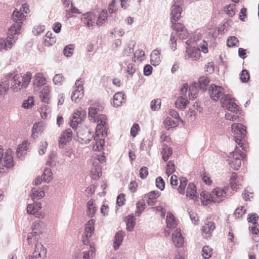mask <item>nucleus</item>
Masks as SVG:
<instances>
[{"label": "nucleus", "instance_id": "f257e3e1", "mask_svg": "<svg viewBox=\"0 0 259 259\" xmlns=\"http://www.w3.org/2000/svg\"><path fill=\"white\" fill-rule=\"evenodd\" d=\"M209 93L210 98L214 101L221 100L223 108L228 111L236 112L238 106L234 102V98L228 94L224 95V89L223 87L212 84L209 87Z\"/></svg>", "mask_w": 259, "mask_h": 259}, {"label": "nucleus", "instance_id": "f03ea898", "mask_svg": "<svg viewBox=\"0 0 259 259\" xmlns=\"http://www.w3.org/2000/svg\"><path fill=\"white\" fill-rule=\"evenodd\" d=\"M12 19L14 23L12 25L8 30V37L4 39L8 41L7 42L8 44L11 42L13 46L17 39L18 35L20 33L22 24L25 20V15L22 12V9H20L19 10L16 9L12 15Z\"/></svg>", "mask_w": 259, "mask_h": 259}, {"label": "nucleus", "instance_id": "7ed1b4c3", "mask_svg": "<svg viewBox=\"0 0 259 259\" xmlns=\"http://www.w3.org/2000/svg\"><path fill=\"white\" fill-rule=\"evenodd\" d=\"M11 80V88L14 92H17L22 88L27 87L31 79V73L27 72L22 75L20 74H11L9 77Z\"/></svg>", "mask_w": 259, "mask_h": 259}, {"label": "nucleus", "instance_id": "20e7f679", "mask_svg": "<svg viewBox=\"0 0 259 259\" xmlns=\"http://www.w3.org/2000/svg\"><path fill=\"white\" fill-rule=\"evenodd\" d=\"M89 118L93 122H97L96 130L108 128L107 117L100 113V110L97 107H92L89 109Z\"/></svg>", "mask_w": 259, "mask_h": 259}, {"label": "nucleus", "instance_id": "39448f33", "mask_svg": "<svg viewBox=\"0 0 259 259\" xmlns=\"http://www.w3.org/2000/svg\"><path fill=\"white\" fill-rule=\"evenodd\" d=\"M231 127L233 132L236 135L234 136L236 143L242 148V150H246L247 146L245 144L246 127L241 123H234Z\"/></svg>", "mask_w": 259, "mask_h": 259}, {"label": "nucleus", "instance_id": "423d86ee", "mask_svg": "<svg viewBox=\"0 0 259 259\" xmlns=\"http://www.w3.org/2000/svg\"><path fill=\"white\" fill-rule=\"evenodd\" d=\"M86 116V112L84 110L81 109L75 112L70 120V126L74 130L76 131V134L78 138L83 136L81 131L80 125L84 120Z\"/></svg>", "mask_w": 259, "mask_h": 259}, {"label": "nucleus", "instance_id": "0eeeda50", "mask_svg": "<svg viewBox=\"0 0 259 259\" xmlns=\"http://www.w3.org/2000/svg\"><path fill=\"white\" fill-rule=\"evenodd\" d=\"M108 128L100 129L99 131L96 130V134L94 137L95 143L93 146V149L95 151H100L104 147L105 144L104 138L107 136Z\"/></svg>", "mask_w": 259, "mask_h": 259}, {"label": "nucleus", "instance_id": "6e6552de", "mask_svg": "<svg viewBox=\"0 0 259 259\" xmlns=\"http://www.w3.org/2000/svg\"><path fill=\"white\" fill-rule=\"evenodd\" d=\"M43 223L34 222L32 226V232L28 233L27 240L29 244H32L35 242H37L39 236L43 231Z\"/></svg>", "mask_w": 259, "mask_h": 259}, {"label": "nucleus", "instance_id": "1a4fd4ad", "mask_svg": "<svg viewBox=\"0 0 259 259\" xmlns=\"http://www.w3.org/2000/svg\"><path fill=\"white\" fill-rule=\"evenodd\" d=\"M95 220L91 219L85 224L84 232L82 237V242L84 245L88 246V244H91L89 238L94 233Z\"/></svg>", "mask_w": 259, "mask_h": 259}, {"label": "nucleus", "instance_id": "9d476101", "mask_svg": "<svg viewBox=\"0 0 259 259\" xmlns=\"http://www.w3.org/2000/svg\"><path fill=\"white\" fill-rule=\"evenodd\" d=\"M75 89L72 92L71 99L73 101L77 103L83 98L84 91L82 81L77 79L75 83Z\"/></svg>", "mask_w": 259, "mask_h": 259}, {"label": "nucleus", "instance_id": "9b49d317", "mask_svg": "<svg viewBox=\"0 0 259 259\" xmlns=\"http://www.w3.org/2000/svg\"><path fill=\"white\" fill-rule=\"evenodd\" d=\"M80 19L85 27L89 28L95 25L97 15L94 12H89L81 15Z\"/></svg>", "mask_w": 259, "mask_h": 259}, {"label": "nucleus", "instance_id": "f8f14e48", "mask_svg": "<svg viewBox=\"0 0 259 259\" xmlns=\"http://www.w3.org/2000/svg\"><path fill=\"white\" fill-rule=\"evenodd\" d=\"M212 202L220 203L223 201L226 197L225 189L216 188L211 192Z\"/></svg>", "mask_w": 259, "mask_h": 259}, {"label": "nucleus", "instance_id": "ddd939ff", "mask_svg": "<svg viewBox=\"0 0 259 259\" xmlns=\"http://www.w3.org/2000/svg\"><path fill=\"white\" fill-rule=\"evenodd\" d=\"M172 241L174 245L177 247H181L183 246L184 240L181 233V230L179 228H177L172 234Z\"/></svg>", "mask_w": 259, "mask_h": 259}, {"label": "nucleus", "instance_id": "4468645a", "mask_svg": "<svg viewBox=\"0 0 259 259\" xmlns=\"http://www.w3.org/2000/svg\"><path fill=\"white\" fill-rule=\"evenodd\" d=\"M47 249L42 245L37 244L35 245V250L33 252L30 259H41L46 256Z\"/></svg>", "mask_w": 259, "mask_h": 259}, {"label": "nucleus", "instance_id": "2eb2a0df", "mask_svg": "<svg viewBox=\"0 0 259 259\" xmlns=\"http://www.w3.org/2000/svg\"><path fill=\"white\" fill-rule=\"evenodd\" d=\"M72 132L70 128H68L64 131L60 137L59 141V146L63 148L67 142L72 140Z\"/></svg>", "mask_w": 259, "mask_h": 259}, {"label": "nucleus", "instance_id": "dca6fc26", "mask_svg": "<svg viewBox=\"0 0 259 259\" xmlns=\"http://www.w3.org/2000/svg\"><path fill=\"white\" fill-rule=\"evenodd\" d=\"M41 208V204L39 202H35L33 204H28L27 208L28 213L35 215L36 217H39L40 213L39 210Z\"/></svg>", "mask_w": 259, "mask_h": 259}, {"label": "nucleus", "instance_id": "f3484780", "mask_svg": "<svg viewBox=\"0 0 259 259\" xmlns=\"http://www.w3.org/2000/svg\"><path fill=\"white\" fill-rule=\"evenodd\" d=\"M91 177L94 180H98L102 176V168L99 163H93L90 171Z\"/></svg>", "mask_w": 259, "mask_h": 259}, {"label": "nucleus", "instance_id": "a211bd4d", "mask_svg": "<svg viewBox=\"0 0 259 259\" xmlns=\"http://www.w3.org/2000/svg\"><path fill=\"white\" fill-rule=\"evenodd\" d=\"M125 101L124 94L122 92H118L114 95L111 104L115 107H118L124 103Z\"/></svg>", "mask_w": 259, "mask_h": 259}, {"label": "nucleus", "instance_id": "6ab92c4d", "mask_svg": "<svg viewBox=\"0 0 259 259\" xmlns=\"http://www.w3.org/2000/svg\"><path fill=\"white\" fill-rule=\"evenodd\" d=\"M186 195L188 197L194 201L198 200V196L196 191V186L193 183H190L188 184L186 191Z\"/></svg>", "mask_w": 259, "mask_h": 259}, {"label": "nucleus", "instance_id": "aec40b11", "mask_svg": "<svg viewBox=\"0 0 259 259\" xmlns=\"http://www.w3.org/2000/svg\"><path fill=\"white\" fill-rule=\"evenodd\" d=\"M182 8L179 5L174 4L171 7V21H178L181 16Z\"/></svg>", "mask_w": 259, "mask_h": 259}, {"label": "nucleus", "instance_id": "412c9836", "mask_svg": "<svg viewBox=\"0 0 259 259\" xmlns=\"http://www.w3.org/2000/svg\"><path fill=\"white\" fill-rule=\"evenodd\" d=\"M28 143L26 141H24L22 144H19L17 148L16 154L17 156L22 160V157L24 155L28 150Z\"/></svg>", "mask_w": 259, "mask_h": 259}, {"label": "nucleus", "instance_id": "4be33fe9", "mask_svg": "<svg viewBox=\"0 0 259 259\" xmlns=\"http://www.w3.org/2000/svg\"><path fill=\"white\" fill-rule=\"evenodd\" d=\"M200 57V54L198 51H193L191 48H187L185 55L186 59H192L196 60H198Z\"/></svg>", "mask_w": 259, "mask_h": 259}, {"label": "nucleus", "instance_id": "5701e85b", "mask_svg": "<svg viewBox=\"0 0 259 259\" xmlns=\"http://www.w3.org/2000/svg\"><path fill=\"white\" fill-rule=\"evenodd\" d=\"M159 197L158 193L151 191L144 196L146 202L149 205H154L156 202V198Z\"/></svg>", "mask_w": 259, "mask_h": 259}, {"label": "nucleus", "instance_id": "b1692460", "mask_svg": "<svg viewBox=\"0 0 259 259\" xmlns=\"http://www.w3.org/2000/svg\"><path fill=\"white\" fill-rule=\"evenodd\" d=\"M50 88L45 86L40 92L39 97L44 103L49 104L50 100Z\"/></svg>", "mask_w": 259, "mask_h": 259}, {"label": "nucleus", "instance_id": "393cba45", "mask_svg": "<svg viewBox=\"0 0 259 259\" xmlns=\"http://www.w3.org/2000/svg\"><path fill=\"white\" fill-rule=\"evenodd\" d=\"M31 196L33 200H39L45 196V192L41 188H33L31 191Z\"/></svg>", "mask_w": 259, "mask_h": 259}, {"label": "nucleus", "instance_id": "a878e982", "mask_svg": "<svg viewBox=\"0 0 259 259\" xmlns=\"http://www.w3.org/2000/svg\"><path fill=\"white\" fill-rule=\"evenodd\" d=\"M198 87V83L196 82L192 83L189 86L188 96L190 99L193 100L196 98L199 92Z\"/></svg>", "mask_w": 259, "mask_h": 259}, {"label": "nucleus", "instance_id": "bb28decb", "mask_svg": "<svg viewBox=\"0 0 259 259\" xmlns=\"http://www.w3.org/2000/svg\"><path fill=\"white\" fill-rule=\"evenodd\" d=\"M44 128L43 127V124L41 122H36L35 123L32 127V133L31 136L35 139L38 137V135L40 134L44 131Z\"/></svg>", "mask_w": 259, "mask_h": 259}, {"label": "nucleus", "instance_id": "cd10ccee", "mask_svg": "<svg viewBox=\"0 0 259 259\" xmlns=\"http://www.w3.org/2000/svg\"><path fill=\"white\" fill-rule=\"evenodd\" d=\"M151 63L153 66L158 65L161 62L160 53L157 50H154L150 55Z\"/></svg>", "mask_w": 259, "mask_h": 259}, {"label": "nucleus", "instance_id": "c85d7f7f", "mask_svg": "<svg viewBox=\"0 0 259 259\" xmlns=\"http://www.w3.org/2000/svg\"><path fill=\"white\" fill-rule=\"evenodd\" d=\"M87 214L88 216L90 218H92L95 214L97 211V207L93 200L91 199L87 203Z\"/></svg>", "mask_w": 259, "mask_h": 259}, {"label": "nucleus", "instance_id": "c756f323", "mask_svg": "<svg viewBox=\"0 0 259 259\" xmlns=\"http://www.w3.org/2000/svg\"><path fill=\"white\" fill-rule=\"evenodd\" d=\"M215 229L214 224L213 222H209L205 223L202 227V232L203 234L206 235V237L209 236L211 233Z\"/></svg>", "mask_w": 259, "mask_h": 259}, {"label": "nucleus", "instance_id": "7c9ffc66", "mask_svg": "<svg viewBox=\"0 0 259 259\" xmlns=\"http://www.w3.org/2000/svg\"><path fill=\"white\" fill-rule=\"evenodd\" d=\"M230 156L235 160H245L246 155L239 149L235 148L234 151L230 153Z\"/></svg>", "mask_w": 259, "mask_h": 259}, {"label": "nucleus", "instance_id": "2f4dec72", "mask_svg": "<svg viewBox=\"0 0 259 259\" xmlns=\"http://www.w3.org/2000/svg\"><path fill=\"white\" fill-rule=\"evenodd\" d=\"M177 223L174 214L170 211L167 212L166 226L169 229L175 228L177 226Z\"/></svg>", "mask_w": 259, "mask_h": 259}, {"label": "nucleus", "instance_id": "473e14b6", "mask_svg": "<svg viewBox=\"0 0 259 259\" xmlns=\"http://www.w3.org/2000/svg\"><path fill=\"white\" fill-rule=\"evenodd\" d=\"M124 237V233L122 231L118 232L115 236L114 240V247L115 250L119 248L121 244Z\"/></svg>", "mask_w": 259, "mask_h": 259}, {"label": "nucleus", "instance_id": "72a5a7b5", "mask_svg": "<svg viewBox=\"0 0 259 259\" xmlns=\"http://www.w3.org/2000/svg\"><path fill=\"white\" fill-rule=\"evenodd\" d=\"M125 221L127 230L130 232L133 231L136 223L134 215L132 214L127 216L125 219Z\"/></svg>", "mask_w": 259, "mask_h": 259}, {"label": "nucleus", "instance_id": "f704fd0d", "mask_svg": "<svg viewBox=\"0 0 259 259\" xmlns=\"http://www.w3.org/2000/svg\"><path fill=\"white\" fill-rule=\"evenodd\" d=\"M46 83V79L41 73L36 74L34 78L33 84L36 87L44 85Z\"/></svg>", "mask_w": 259, "mask_h": 259}, {"label": "nucleus", "instance_id": "c9c22d12", "mask_svg": "<svg viewBox=\"0 0 259 259\" xmlns=\"http://www.w3.org/2000/svg\"><path fill=\"white\" fill-rule=\"evenodd\" d=\"M189 101L186 97L180 96L177 99L175 105L177 108L183 109L186 107Z\"/></svg>", "mask_w": 259, "mask_h": 259}, {"label": "nucleus", "instance_id": "e433bc0d", "mask_svg": "<svg viewBox=\"0 0 259 259\" xmlns=\"http://www.w3.org/2000/svg\"><path fill=\"white\" fill-rule=\"evenodd\" d=\"M44 44L46 46H52L55 44L56 38L52 37V33L48 31L44 38Z\"/></svg>", "mask_w": 259, "mask_h": 259}, {"label": "nucleus", "instance_id": "4c0bfd02", "mask_svg": "<svg viewBox=\"0 0 259 259\" xmlns=\"http://www.w3.org/2000/svg\"><path fill=\"white\" fill-rule=\"evenodd\" d=\"M108 14L106 11H102L96 19V24L98 26H102L107 21Z\"/></svg>", "mask_w": 259, "mask_h": 259}, {"label": "nucleus", "instance_id": "58836bf2", "mask_svg": "<svg viewBox=\"0 0 259 259\" xmlns=\"http://www.w3.org/2000/svg\"><path fill=\"white\" fill-rule=\"evenodd\" d=\"M10 82L5 80L0 83V98L4 97L9 89Z\"/></svg>", "mask_w": 259, "mask_h": 259}, {"label": "nucleus", "instance_id": "ea45409f", "mask_svg": "<svg viewBox=\"0 0 259 259\" xmlns=\"http://www.w3.org/2000/svg\"><path fill=\"white\" fill-rule=\"evenodd\" d=\"M88 245L90 246V250L84 251L83 252V259H90V258H93L95 256V248L94 244H88Z\"/></svg>", "mask_w": 259, "mask_h": 259}, {"label": "nucleus", "instance_id": "a19ab883", "mask_svg": "<svg viewBox=\"0 0 259 259\" xmlns=\"http://www.w3.org/2000/svg\"><path fill=\"white\" fill-rule=\"evenodd\" d=\"M201 202L203 205H207L211 202L212 197L210 193H208L206 191H202L200 193Z\"/></svg>", "mask_w": 259, "mask_h": 259}, {"label": "nucleus", "instance_id": "79ce46f5", "mask_svg": "<svg viewBox=\"0 0 259 259\" xmlns=\"http://www.w3.org/2000/svg\"><path fill=\"white\" fill-rule=\"evenodd\" d=\"M165 127L167 130L176 127L178 125L177 120H174L170 117H167L164 122Z\"/></svg>", "mask_w": 259, "mask_h": 259}, {"label": "nucleus", "instance_id": "37998d69", "mask_svg": "<svg viewBox=\"0 0 259 259\" xmlns=\"http://www.w3.org/2000/svg\"><path fill=\"white\" fill-rule=\"evenodd\" d=\"M161 153L163 160L166 161L167 160L169 157L172 154V149L170 147H168L166 145L164 144Z\"/></svg>", "mask_w": 259, "mask_h": 259}, {"label": "nucleus", "instance_id": "c03bdc74", "mask_svg": "<svg viewBox=\"0 0 259 259\" xmlns=\"http://www.w3.org/2000/svg\"><path fill=\"white\" fill-rule=\"evenodd\" d=\"M209 82V79L207 76H202L199 79L198 85L201 90L205 91L206 90V86Z\"/></svg>", "mask_w": 259, "mask_h": 259}, {"label": "nucleus", "instance_id": "a18cd8bd", "mask_svg": "<svg viewBox=\"0 0 259 259\" xmlns=\"http://www.w3.org/2000/svg\"><path fill=\"white\" fill-rule=\"evenodd\" d=\"M224 11L227 14V15L231 17H233L237 10L236 9V6L234 4L227 5L224 8Z\"/></svg>", "mask_w": 259, "mask_h": 259}, {"label": "nucleus", "instance_id": "49530a36", "mask_svg": "<svg viewBox=\"0 0 259 259\" xmlns=\"http://www.w3.org/2000/svg\"><path fill=\"white\" fill-rule=\"evenodd\" d=\"M180 184L178 188L179 193L184 194L185 192V188L188 182L187 179L184 177L180 178Z\"/></svg>", "mask_w": 259, "mask_h": 259}, {"label": "nucleus", "instance_id": "de8ad7c7", "mask_svg": "<svg viewBox=\"0 0 259 259\" xmlns=\"http://www.w3.org/2000/svg\"><path fill=\"white\" fill-rule=\"evenodd\" d=\"M137 209L136 210V214L138 216L140 215L142 212L145 209L146 204L144 200L139 201L136 204Z\"/></svg>", "mask_w": 259, "mask_h": 259}, {"label": "nucleus", "instance_id": "09e8293b", "mask_svg": "<svg viewBox=\"0 0 259 259\" xmlns=\"http://www.w3.org/2000/svg\"><path fill=\"white\" fill-rule=\"evenodd\" d=\"M44 181L46 182H49L53 179V174L50 168H46L44 169L42 175Z\"/></svg>", "mask_w": 259, "mask_h": 259}, {"label": "nucleus", "instance_id": "8fccbe9b", "mask_svg": "<svg viewBox=\"0 0 259 259\" xmlns=\"http://www.w3.org/2000/svg\"><path fill=\"white\" fill-rule=\"evenodd\" d=\"M212 249L208 246H205L202 250V255L204 259H209L212 255Z\"/></svg>", "mask_w": 259, "mask_h": 259}, {"label": "nucleus", "instance_id": "3c124183", "mask_svg": "<svg viewBox=\"0 0 259 259\" xmlns=\"http://www.w3.org/2000/svg\"><path fill=\"white\" fill-rule=\"evenodd\" d=\"M65 78L62 74H56L53 79V82L57 85H61L64 81Z\"/></svg>", "mask_w": 259, "mask_h": 259}, {"label": "nucleus", "instance_id": "603ef678", "mask_svg": "<svg viewBox=\"0 0 259 259\" xmlns=\"http://www.w3.org/2000/svg\"><path fill=\"white\" fill-rule=\"evenodd\" d=\"M239 41L235 36H230L227 39V46L229 47H238Z\"/></svg>", "mask_w": 259, "mask_h": 259}, {"label": "nucleus", "instance_id": "864d4df0", "mask_svg": "<svg viewBox=\"0 0 259 259\" xmlns=\"http://www.w3.org/2000/svg\"><path fill=\"white\" fill-rule=\"evenodd\" d=\"M74 49V47L73 45H67L63 50V54L67 57H71L73 55Z\"/></svg>", "mask_w": 259, "mask_h": 259}, {"label": "nucleus", "instance_id": "5fc2aeb1", "mask_svg": "<svg viewBox=\"0 0 259 259\" xmlns=\"http://www.w3.org/2000/svg\"><path fill=\"white\" fill-rule=\"evenodd\" d=\"M174 21H171L172 29L178 32H184L185 30L184 25L180 23H176V22L174 23Z\"/></svg>", "mask_w": 259, "mask_h": 259}, {"label": "nucleus", "instance_id": "6e6d98bb", "mask_svg": "<svg viewBox=\"0 0 259 259\" xmlns=\"http://www.w3.org/2000/svg\"><path fill=\"white\" fill-rule=\"evenodd\" d=\"M7 40H5L4 38H0V50L5 49V50H8L12 47V43L11 42L10 44H8Z\"/></svg>", "mask_w": 259, "mask_h": 259}, {"label": "nucleus", "instance_id": "4d7b16f0", "mask_svg": "<svg viewBox=\"0 0 259 259\" xmlns=\"http://www.w3.org/2000/svg\"><path fill=\"white\" fill-rule=\"evenodd\" d=\"M33 104V98L32 97H29L27 100L23 101L22 106L24 108L28 109L31 108Z\"/></svg>", "mask_w": 259, "mask_h": 259}, {"label": "nucleus", "instance_id": "13d9d810", "mask_svg": "<svg viewBox=\"0 0 259 259\" xmlns=\"http://www.w3.org/2000/svg\"><path fill=\"white\" fill-rule=\"evenodd\" d=\"M118 0H112L108 7V11L110 13H113L117 10V6L119 5Z\"/></svg>", "mask_w": 259, "mask_h": 259}, {"label": "nucleus", "instance_id": "bf43d9fd", "mask_svg": "<svg viewBox=\"0 0 259 259\" xmlns=\"http://www.w3.org/2000/svg\"><path fill=\"white\" fill-rule=\"evenodd\" d=\"M161 101L160 99H157L151 102L150 107L153 110H158L160 108Z\"/></svg>", "mask_w": 259, "mask_h": 259}, {"label": "nucleus", "instance_id": "052dcab7", "mask_svg": "<svg viewBox=\"0 0 259 259\" xmlns=\"http://www.w3.org/2000/svg\"><path fill=\"white\" fill-rule=\"evenodd\" d=\"M13 163H0V172H5L13 166Z\"/></svg>", "mask_w": 259, "mask_h": 259}, {"label": "nucleus", "instance_id": "680f3d73", "mask_svg": "<svg viewBox=\"0 0 259 259\" xmlns=\"http://www.w3.org/2000/svg\"><path fill=\"white\" fill-rule=\"evenodd\" d=\"M249 74L246 69H243L240 74V78L242 82H247L249 79Z\"/></svg>", "mask_w": 259, "mask_h": 259}, {"label": "nucleus", "instance_id": "e2e57ef3", "mask_svg": "<svg viewBox=\"0 0 259 259\" xmlns=\"http://www.w3.org/2000/svg\"><path fill=\"white\" fill-rule=\"evenodd\" d=\"M198 51L202 52L204 53H207L208 52L207 44L206 41L203 40L197 46Z\"/></svg>", "mask_w": 259, "mask_h": 259}, {"label": "nucleus", "instance_id": "0e129e2a", "mask_svg": "<svg viewBox=\"0 0 259 259\" xmlns=\"http://www.w3.org/2000/svg\"><path fill=\"white\" fill-rule=\"evenodd\" d=\"M48 147V143L46 141L40 142L39 144L38 153L39 155H42L46 152Z\"/></svg>", "mask_w": 259, "mask_h": 259}, {"label": "nucleus", "instance_id": "69168bd1", "mask_svg": "<svg viewBox=\"0 0 259 259\" xmlns=\"http://www.w3.org/2000/svg\"><path fill=\"white\" fill-rule=\"evenodd\" d=\"M246 213V209L244 208V207L241 206V207L237 208L235 212L234 215L237 218H239L242 217L243 215H244Z\"/></svg>", "mask_w": 259, "mask_h": 259}, {"label": "nucleus", "instance_id": "338daca9", "mask_svg": "<svg viewBox=\"0 0 259 259\" xmlns=\"http://www.w3.org/2000/svg\"><path fill=\"white\" fill-rule=\"evenodd\" d=\"M45 29L44 25H38L33 28V33L35 35H37L42 33Z\"/></svg>", "mask_w": 259, "mask_h": 259}, {"label": "nucleus", "instance_id": "774afa93", "mask_svg": "<svg viewBox=\"0 0 259 259\" xmlns=\"http://www.w3.org/2000/svg\"><path fill=\"white\" fill-rule=\"evenodd\" d=\"M156 187L161 190H163L164 188L165 182L161 177H158L156 179Z\"/></svg>", "mask_w": 259, "mask_h": 259}]
</instances>
